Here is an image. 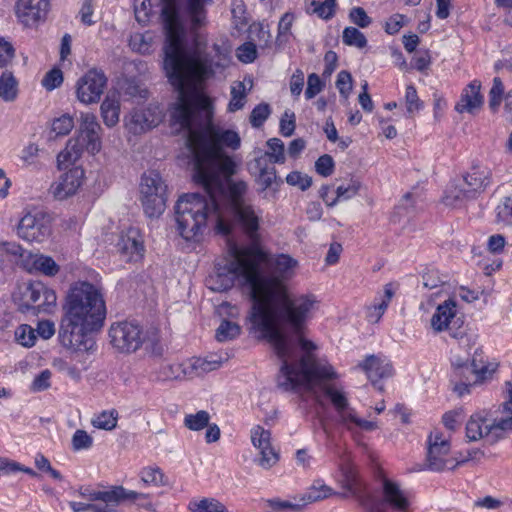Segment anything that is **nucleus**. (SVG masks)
Here are the masks:
<instances>
[{
  "instance_id": "nucleus-62",
  "label": "nucleus",
  "mask_w": 512,
  "mask_h": 512,
  "mask_svg": "<svg viewBox=\"0 0 512 512\" xmlns=\"http://www.w3.org/2000/svg\"><path fill=\"white\" fill-rule=\"evenodd\" d=\"M499 221L505 224H512V196L505 197L504 201L497 208Z\"/></svg>"
},
{
  "instance_id": "nucleus-55",
  "label": "nucleus",
  "mask_w": 512,
  "mask_h": 512,
  "mask_svg": "<svg viewBox=\"0 0 512 512\" xmlns=\"http://www.w3.org/2000/svg\"><path fill=\"white\" fill-rule=\"evenodd\" d=\"M270 106L266 103L257 105L251 112L250 122L253 127H260L270 115Z\"/></svg>"
},
{
  "instance_id": "nucleus-25",
  "label": "nucleus",
  "mask_w": 512,
  "mask_h": 512,
  "mask_svg": "<svg viewBox=\"0 0 512 512\" xmlns=\"http://www.w3.org/2000/svg\"><path fill=\"white\" fill-rule=\"evenodd\" d=\"M480 88L481 85L479 82H471L463 90L461 98L455 106L456 111L459 113H474L475 110L479 109L483 103V98L480 94Z\"/></svg>"
},
{
  "instance_id": "nucleus-52",
  "label": "nucleus",
  "mask_w": 512,
  "mask_h": 512,
  "mask_svg": "<svg viewBox=\"0 0 512 512\" xmlns=\"http://www.w3.org/2000/svg\"><path fill=\"white\" fill-rule=\"evenodd\" d=\"M141 480L156 487L164 485V475L159 468L147 467L141 471Z\"/></svg>"
},
{
  "instance_id": "nucleus-41",
  "label": "nucleus",
  "mask_w": 512,
  "mask_h": 512,
  "mask_svg": "<svg viewBox=\"0 0 512 512\" xmlns=\"http://www.w3.org/2000/svg\"><path fill=\"white\" fill-rule=\"evenodd\" d=\"M118 412L114 409L110 411H103L92 420V425L95 428L102 430H113L117 426Z\"/></svg>"
},
{
  "instance_id": "nucleus-3",
  "label": "nucleus",
  "mask_w": 512,
  "mask_h": 512,
  "mask_svg": "<svg viewBox=\"0 0 512 512\" xmlns=\"http://www.w3.org/2000/svg\"><path fill=\"white\" fill-rule=\"evenodd\" d=\"M62 310L61 344L75 352L93 349L95 342L89 334L103 327L107 315L102 286L88 281L74 282L67 291Z\"/></svg>"
},
{
  "instance_id": "nucleus-28",
  "label": "nucleus",
  "mask_w": 512,
  "mask_h": 512,
  "mask_svg": "<svg viewBox=\"0 0 512 512\" xmlns=\"http://www.w3.org/2000/svg\"><path fill=\"white\" fill-rule=\"evenodd\" d=\"M84 144L79 139H70L64 150L57 156L58 168H66L74 164L83 152Z\"/></svg>"
},
{
  "instance_id": "nucleus-6",
  "label": "nucleus",
  "mask_w": 512,
  "mask_h": 512,
  "mask_svg": "<svg viewBox=\"0 0 512 512\" xmlns=\"http://www.w3.org/2000/svg\"><path fill=\"white\" fill-rule=\"evenodd\" d=\"M501 416L491 418L481 413L474 414L466 424V437L469 441L485 439L494 444L512 432V401L501 406Z\"/></svg>"
},
{
  "instance_id": "nucleus-61",
  "label": "nucleus",
  "mask_w": 512,
  "mask_h": 512,
  "mask_svg": "<svg viewBox=\"0 0 512 512\" xmlns=\"http://www.w3.org/2000/svg\"><path fill=\"white\" fill-rule=\"evenodd\" d=\"M51 376H52V373L48 369H45L42 372H40V374H38L34 378L32 384H31V387H30L31 390L33 392H40V391H44V390L48 389L51 385V383H50Z\"/></svg>"
},
{
  "instance_id": "nucleus-7",
  "label": "nucleus",
  "mask_w": 512,
  "mask_h": 512,
  "mask_svg": "<svg viewBox=\"0 0 512 512\" xmlns=\"http://www.w3.org/2000/svg\"><path fill=\"white\" fill-rule=\"evenodd\" d=\"M491 170L485 166L475 165L466 172L462 179L451 185L443 197L446 206L457 207L485 190L490 184Z\"/></svg>"
},
{
  "instance_id": "nucleus-24",
  "label": "nucleus",
  "mask_w": 512,
  "mask_h": 512,
  "mask_svg": "<svg viewBox=\"0 0 512 512\" xmlns=\"http://www.w3.org/2000/svg\"><path fill=\"white\" fill-rule=\"evenodd\" d=\"M80 120V130L86 135L87 150L92 153L98 152L100 150L99 131L101 127L96 116L92 113H82Z\"/></svg>"
},
{
  "instance_id": "nucleus-36",
  "label": "nucleus",
  "mask_w": 512,
  "mask_h": 512,
  "mask_svg": "<svg viewBox=\"0 0 512 512\" xmlns=\"http://www.w3.org/2000/svg\"><path fill=\"white\" fill-rule=\"evenodd\" d=\"M222 364L221 359L193 358L190 360L188 373L190 376H201L205 373L218 369Z\"/></svg>"
},
{
  "instance_id": "nucleus-38",
  "label": "nucleus",
  "mask_w": 512,
  "mask_h": 512,
  "mask_svg": "<svg viewBox=\"0 0 512 512\" xmlns=\"http://www.w3.org/2000/svg\"><path fill=\"white\" fill-rule=\"evenodd\" d=\"M188 374L182 364L163 363L157 372V379L160 381H171L181 379Z\"/></svg>"
},
{
  "instance_id": "nucleus-50",
  "label": "nucleus",
  "mask_w": 512,
  "mask_h": 512,
  "mask_svg": "<svg viewBox=\"0 0 512 512\" xmlns=\"http://www.w3.org/2000/svg\"><path fill=\"white\" fill-rule=\"evenodd\" d=\"M74 451L87 450L93 445V438L85 430L78 429L74 432L71 440Z\"/></svg>"
},
{
  "instance_id": "nucleus-10",
  "label": "nucleus",
  "mask_w": 512,
  "mask_h": 512,
  "mask_svg": "<svg viewBox=\"0 0 512 512\" xmlns=\"http://www.w3.org/2000/svg\"><path fill=\"white\" fill-rule=\"evenodd\" d=\"M225 218L231 228L238 226L253 242L258 240L262 210L254 207L246 200H236L234 207L224 210Z\"/></svg>"
},
{
  "instance_id": "nucleus-4",
  "label": "nucleus",
  "mask_w": 512,
  "mask_h": 512,
  "mask_svg": "<svg viewBox=\"0 0 512 512\" xmlns=\"http://www.w3.org/2000/svg\"><path fill=\"white\" fill-rule=\"evenodd\" d=\"M206 196L199 193L182 195L175 205V220L179 235L186 241H199L204 235L208 224L211 223L215 231L222 235L231 232L230 222L225 218L222 206L217 203L218 191L213 180L210 186L200 184Z\"/></svg>"
},
{
  "instance_id": "nucleus-13",
  "label": "nucleus",
  "mask_w": 512,
  "mask_h": 512,
  "mask_svg": "<svg viewBox=\"0 0 512 512\" xmlns=\"http://www.w3.org/2000/svg\"><path fill=\"white\" fill-rule=\"evenodd\" d=\"M109 338L111 345L122 353L135 352L144 341L141 327L128 321L113 323L109 328Z\"/></svg>"
},
{
  "instance_id": "nucleus-18",
  "label": "nucleus",
  "mask_w": 512,
  "mask_h": 512,
  "mask_svg": "<svg viewBox=\"0 0 512 512\" xmlns=\"http://www.w3.org/2000/svg\"><path fill=\"white\" fill-rule=\"evenodd\" d=\"M84 178V170L80 167H74L62 174L54 181L49 192L57 200H64L74 195L82 185Z\"/></svg>"
},
{
  "instance_id": "nucleus-48",
  "label": "nucleus",
  "mask_w": 512,
  "mask_h": 512,
  "mask_svg": "<svg viewBox=\"0 0 512 512\" xmlns=\"http://www.w3.org/2000/svg\"><path fill=\"white\" fill-rule=\"evenodd\" d=\"M15 339L24 347H32L35 344L37 335L35 329L30 325L22 324L15 330Z\"/></svg>"
},
{
  "instance_id": "nucleus-45",
  "label": "nucleus",
  "mask_w": 512,
  "mask_h": 512,
  "mask_svg": "<svg viewBox=\"0 0 512 512\" xmlns=\"http://www.w3.org/2000/svg\"><path fill=\"white\" fill-rule=\"evenodd\" d=\"M43 287L44 284L41 282L31 283L27 286L24 292V296L27 300V310H29L30 308L33 310L37 309V306H34V304L38 305L41 302Z\"/></svg>"
},
{
  "instance_id": "nucleus-42",
  "label": "nucleus",
  "mask_w": 512,
  "mask_h": 512,
  "mask_svg": "<svg viewBox=\"0 0 512 512\" xmlns=\"http://www.w3.org/2000/svg\"><path fill=\"white\" fill-rule=\"evenodd\" d=\"M343 43L362 49L367 46L365 35L355 27H346L342 35Z\"/></svg>"
},
{
  "instance_id": "nucleus-58",
  "label": "nucleus",
  "mask_w": 512,
  "mask_h": 512,
  "mask_svg": "<svg viewBox=\"0 0 512 512\" xmlns=\"http://www.w3.org/2000/svg\"><path fill=\"white\" fill-rule=\"evenodd\" d=\"M74 127L73 118L69 115H63L55 119L52 123V131L56 135L64 136L67 135Z\"/></svg>"
},
{
  "instance_id": "nucleus-26",
  "label": "nucleus",
  "mask_w": 512,
  "mask_h": 512,
  "mask_svg": "<svg viewBox=\"0 0 512 512\" xmlns=\"http://www.w3.org/2000/svg\"><path fill=\"white\" fill-rule=\"evenodd\" d=\"M156 124L157 119L149 110L137 109L131 113L126 127L133 134H141L156 126Z\"/></svg>"
},
{
  "instance_id": "nucleus-56",
  "label": "nucleus",
  "mask_w": 512,
  "mask_h": 512,
  "mask_svg": "<svg viewBox=\"0 0 512 512\" xmlns=\"http://www.w3.org/2000/svg\"><path fill=\"white\" fill-rule=\"evenodd\" d=\"M503 93V83L499 77H495L493 80V86L489 92V106L492 110H496L499 107Z\"/></svg>"
},
{
  "instance_id": "nucleus-29",
  "label": "nucleus",
  "mask_w": 512,
  "mask_h": 512,
  "mask_svg": "<svg viewBox=\"0 0 512 512\" xmlns=\"http://www.w3.org/2000/svg\"><path fill=\"white\" fill-rule=\"evenodd\" d=\"M334 494H336V492L322 480H315L301 496L300 501L306 506L307 504L327 499Z\"/></svg>"
},
{
  "instance_id": "nucleus-60",
  "label": "nucleus",
  "mask_w": 512,
  "mask_h": 512,
  "mask_svg": "<svg viewBox=\"0 0 512 512\" xmlns=\"http://www.w3.org/2000/svg\"><path fill=\"white\" fill-rule=\"evenodd\" d=\"M323 87L324 84L321 81L320 77L316 73H311L308 76L305 97L307 99L314 98L317 94H319L322 91Z\"/></svg>"
},
{
  "instance_id": "nucleus-54",
  "label": "nucleus",
  "mask_w": 512,
  "mask_h": 512,
  "mask_svg": "<svg viewBox=\"0 0 512 512\" xmlns=\"http://www.w3.org/2000/svg\"><path fill=\"white\" fill-rule=\"evenodd\" d=\"M286 182L291 186H297L302 191H305L312 185V178L299 171H293L287 175Z\"/></svg>"
},
{
  "instance_id": "nucleus-22",
  "label": "nucleus",
  "mask_w": 512,
  "mask_h": 512,
  "mask_svg": "<svg viewBox=\"0 0 512 512\" xmlns=\"http://www.w3.org/2000/svg\"><path fill=\"white\" fill-rule=\"evenodd\" d=\"M358 366L365 371L372 384L380 391L383 390V386L378 384L379 380L389 378L393 374L389 361L376 355L367 356Z\"/></svg>"
},
{
  "instance_id": "nucleus-35",
  "label": "nucleus",
  "mask_w": 512,
  "mask_h": 512,
  "mask_svg": "<svg viewBox=\"0 0 512 512\" xmlns=\"http://www.w3.org/2000/svg\"><path fill=\"white\" fill-rule=\"evenodd\" d=\"M154 36L151 32L134 33L130 36V48L140 54H150L153 51Z\"/></svg>"
},
{
  "instance_id": "nucleus-1",
  "label": "nucleus",
  "mask_w": 512,
  "mask_h": 512,
  "mask_svg": "<svg viewBox=\"0 0 512 512\" xmlns=\"http://www.w3.org/2000/svg\"><path fill=\"white\" fill-rule=\"evenodd\" d=\"M250 260L255 262L256 281L267 284V300L260 323V338L267 341L280 361L278 385L284 390H303L321 402L330 400L339 417V423L349 431H374L378 424L358 416L350 407L346 393L331 381L337 378L334 368L323 359H317V345L306 338L308 321L317 308L312 294L293 297L285 281L291 279L298 266L297 260L280 254L270 262V274L264 273L267 255L249 248Z\"/></svg>"
},
{
  "instance_id": "nucleus-64",
  "label": "nucleus",
  "mask_w": 512,
  "mask_h": 512,
  "mask_svg": "<svg viewBox=\"0 0 512 512\" xmlns=\"http://www.w3.org/2000/svg\"><path fill=\"white\" fill-rule=\"evenodd\" d=\"M63 82V74L60 69H52L49 71L42 80V85L47 90H53L59 87Z\"/></svg>"
},
{
  "instance_id": "nucleus-39",
  "label": "nucleus",
  "mask_w": 512,
  "mask_h": 512,
  "mask_svg": "<svg viewBox=\"0 0 512 512\" xmlns=\"http://www.w3.org/2000/svg\"><path fill=\"white\" fill-rule=\"evenodd\" d=\"M267 146L269 151L262 156L264 162H266V157H269L272 163L283 164L286 160L284 143L279 138H271L267 141Z\"/></svg>"
},
{
  "instance_id": "nucleus-31",
  "label": "nucleus",
  "mask_w": 512,
  "mask_h": 512,
  "mask_svg": "<svg viewBox=\"0 0 512 512\" xmlns=\"http://www.w3.org/2000/svg\"><path fill=\"white\" fill-rule=\"evenodd\" d=\"M220 175L223 179L224 191L221 194H217V203L221 206L222 198H225L227 192H229V207H234L236 200H244L242 195L245 193L247 186L244 182L232 183L230 181L232 175L226 176L222 173Z\"/></svg>"
},
{
  "instance_id": "nucleus-32",
  "label": "nucleus",
  "mask_w": 512,
  "mask_h": 512,
  "mask_svg": "<svg viewBox=\"0 0 512 512\" xmlns=\"http://www.w3.org/2000/svg\"><path fill=\"white\" fill-rule=\"evenodd\" d=\"M255 164L259 169L257 183L262 190L273 188V185L279 186L281 180L277 178L276 169L274 167L266 166L263 157L257 158Z\"/></svg>"
},
{
  "instance_id": "nucleus-12",
  "label": "nucleus",
  "mask_w": 512,
  "mask_h": 512,
  "mask_svg": "<svg viewBox=\"0 0 512 512\" xmlns=\"http://www.w3.org/2000/svg\"><path fill=\"white\" fill-rule=\"evenodd\" d=\"M480 354L476 351L470 365L452 372L451 383L453 391L460 397L470 393V388L481 383L490 373L482 358L478 359Z\"/></svg>"
},
{
  "instance_id": "nucleus-57",
  "label": "nucleus",
  "mask_w": 512,
  "mask_h": 512,
  "mask_svg": "<svg viewBox=\"0 0 512 512\" xmlns=\"http://www.w3.org/2000/svg\"><path fill=\"white\" fill-rule=\"evenodd\" d=\"M352 83V76L348 71L343 70L338 73L336 87L345 99H347L351 93Z\"/></svg>"
},
{
  "instance_id": "nucleus-37",
  "label": "nucleus",
  "mask_w": 512,
  "mask_h": 512,
  "mask_svg": "<svg viewBox=\"0 0 512 512\" xmlns=\"http://www.w3.org/2000/svg\"><path fill=\"white\" fill-rule=\"evenodd\" d=\"M413 207V196L411 193H406L394 208L390 217L391 222L401 223L403 220H409Z\"/></svg>"
},
{
  "instance_id": "nucleus-11",
  "label": "nucleus",
  "mask_w": 512,
  "mask_h": 512,
  "mask_svg": "<svg viewBox=\"0 0 512 512\" xmlns=\"http://www.w3.org/2000/svg\"><path fill=\"white\" fill-rule=\"evenodd\" d=\"M427 443L426 466L429 470L441 472L454 469L460 464L450 457V443L439 430L430 433ZM465 461L462 460L461 463Z\"/></svg>"
},
{
  "instance_id": "nucleus-20",
  "label": "nucleus",
  "mask_w": 512,
  "mask_h": 512,
  "mask_svg": "<svg viewBox=\"0 0 512 512\" xmlns=\"http://www.w3.org/2000/svg\"><path fill=\"white\" fill-rule=\"evenodd\" d=\"M48 0H18L16 14L25 26H31L47 16Z\"/></svg>"
},
{
  "instance_id": "nucleus-23",
  "label": "nucleus",
  "mask_w": 512,
  "mask_h": 512,
  "mask_svg": "<svg viewBox=\"0 0 512 512\" xmlns=\"http://www.w3.org/2000/svg\"><path fill=\"white\" fill-rule=\"evenodd\" d=\"M177 1V6L180 10L181 19L183 20L184 15H187L191 21L192 30H197L203 26L206 22V9L205 7L212 2V0H186L185 6L182 7ZM164 5V0H162Z\"/></svg>"
},
{
  "instance_id": "nucleus-34",
  "label": "nucleus",
  "mask_w": 512,
  "mask_h": 512,
  "mask_svg": "<svg viewBox=\"0 0 512 512\" xmlns=\"http://www.w3.org/2000/svg\"><path fill=\"white\" fill-rule=\"evenodd\" d=\"M17 96L18 81L12 72H3L0 76V98L5 102H13Z\"/></svg>"
},
{
  "instance_id": "nucleus-46",
  "label": "nucleus",
  "mask_w": 512,
  "mask_h": 512,
  "mask_svg": "<svg viewBox=\"0 0 512 512\" xmlns=\"http://www.w3.org/2000/svg\"><path fill=\"white\" fill-rule=\"evenodd\" d=\"M360 189V183L356 180H351L347 186L341 185L336 189V197L331 199L329 207L337 204L340 200H348L357 195Z\"/></svg>"
},
{
  "instance_id": "nucleus-30",
  "label": "nucleus",
  "mask_w": 512,
  "mask_h": 512,
  "mask_svg": "<svg viewBox=\"0 0 512 512\" xmlns=\"http://www.w3.org/2000/svg\"><path fill=\"white\" fill-rule=\"evenodd\" d=\"M28 265H30L28 267L30 271H39L47 276H54L59 271V266L51 257L40 254L29 253L27 266Z\"/></svg>"
},
{
  "instance_id": "nucleus-49",
  "label": "nucleus",
  "mask_w": 512,
  "mask_h": 512,
  "mask_svg": "<svg viewBox=\"0 0 512 512\" xmlns=\"http://www.w3.org/2000/svg\"><path fill=\"white\" fill-rule=\"evenodd\" d=\"M133 6L136 20L141 24L148 23L152 12L151 0H133Z\"/></svg>"
},
{
  "instance_id": "nucleus-5",
  "label": "nucleus",
  "mask_w": 512,
  "mask_h": 512,
  "mask_svg": "<svg viewBox=\"0 0 512 512\" xmlns=\"http://www.w3.org/2000/svg\"><path fill=\"white\" fill-rule=\"evenodd\" d=\"M255 262L250 260L249 248H234L228 259L215 265L214 272L206 279L207 287L215 292H224L234 286L236 280L250 288L252 300L248 319L252 328L260 333L262 313L267 300V284L256 281Z\"/></svg>"
},
{
  "instance_id": "nucleus-44",
  "label": "nucleus",
  "mask_w": 512,
  "mask_h": 512,
  "mask_svg": "<svg viewBox=\"0 0 512 512\" xmlns=\"http://www.w3.org/2000/svg\"><path fill=\"white\" fill-rule=\"evenodd\" d=\"M245 85L243 82H236L231 87V100L228 105L230 112H235L243 108L245 102Z\"/></svg>"
},
{
  "instance_id": "nucleus-43",
  "label": "nucleus",
  "mask_w": 512,
  "mask_h": 512,
  "mask_svg": "<svg viewBox=\"0 0 512 512\" xmlns=\"http://www.w3.org/2000/svg\"><path fill=\"white\" fill-rule=\"evenodd\" d=\"M210 415L205 410H200L195 414H188L184 418L185 426L193 431H199L208 426Z\"/></svg>"
},
{
  "instance_id": "nucleus-63",
  "label": "nucleus",
  "mask_w": 512,
  "mask_h": 512,
  "mask_svg": "<svg viewBox=\"0 0 512 512\" xmlns=\"http://www.w3.org/2000/svg\"><path fill=\"white\" fill-rule=\"evenodd\" d=\"M350 20L357 26L361 28L368 27L372 20L367 15L366 11L362 7H354L350 10L349 13Z\"/></svg>"
},
{
  "instance_id": "nucleus-27",
  "label": "nucleus",
  "mask_w": 512,
  "mask_h": 512,
  "mask_svg": "<svg viewBox=\"0 0 512 512\" xmlns=\"http://www.w3.org/2000/svg\"><path fill=\"white\" fill-rule=\"evenodd\" d=\"M393 296L392 285L386 284L384 294L376 298L375 302L367 307L366 317L370 323H378L380 321Z\"/></svg>"
},
{
  "instance_id": "nucleus-17",
  "label": "nucleus",
  "mask_w": 512,
  "mask_h": 512,
  "mask_svg": "<svg viewBox=\"0 0 512 512\" xmlns=\"http://www.w3.org/2000/svg\"><path fill=\"white\" fill-rule=\"evenodd\" d=\"M462 321L456 319V302L452 299L438 305L431 318V326L436 332L449 331L451 337L459 338L464 334L459 330Z\"/></svg>"
},
{
  "instance_id": "nucleus-53",
  "label": "nucleus",
  "mask_w": 512,
  "mask_h": 512,
  "mask_svg": "<svg viewBox=\"0 0 512 512\" xmlns=\"http://www.w3.org/2000/svg\"><path fill=\"white\" fill-rule=\"evenodd\" d=\"M405 103L407 112L410 116H413L422 106L416 88L413 85H408L406 87Z\"/></svg>"
},
{
  "instance_id": "nucleus-8",
  "label": "nucleus",
  "mask_w": 512,
  "mask_h": 512,
  "mask_svg": "<svg viewBox=\"0 0 512 512\" xmlns=\"http://www.w3.org/2000/svg\"><path fill=\"white\" fill-rule=\"evenodd\" d=\"M80 495L91 502L93 512H123L118 506L128 500L145 498L144 493L127 490L123 486H113L107 490L81 488Z\"/></svg>"
},
{
  "instance_id": "nucleus-59",
  "label": "nucleus",
  "mask_w": 512,
  "mask_h": 512,
  "mask_svg": "<svg viewBox=\"0 0 512 512\" xmlns=\"http://www.w3.org/2000/svg\"><path fill=\"white\" fill-rule=\"evenodd\" d=\"M315 169L323 177L330 176L334 170L333 158L328 154L320 156L315 162Z\"/></svg>"
},
{
  "instance_id": "nucleus-14",
  "label": "nucleus",
  "mask_w": 512,
  "mask_h": 512,
  "mask_svg": "<svg viewBox=\"0 0 512 512\" xmlns=\"http://www.w3.org/2000/svg\"><path fill=\"white\" fill-rule=\"evenodd\" d=\"M17 234L28 242L41 243L51 234L50 217L42 212H28L19 221Z\"/></svg>"
},
{
  "instance_id": "nucleus-15",
  "label": "nucleus",
  "mask_w": 512,
  "mask_h": 512,
  "mask_svg": "<svg viewBox=\"0 0 512 512\" xmlns=\"http://www.w3.org/2000/svg\"><path fill=\"white\" fill-rule=\"evenodd\" d=\"M107 84L103 72L96 69L89 70L76 83L77 99L84 104L97 103Z\"/></svg>"
},
{
  "instance_id": "nucleus-51",
  "label": "nucleus",
  "mask_w": 512,
  "mask_h": 512,
  "mask_svg": "<svg viewBox=\"0 0 512 512\" xmlns=\"http://www.w3.org/2000/svg\"><path fill=\"white\" fill-rule=\"evenodd\" d=\"M269 507H271L276 512H301L305 507L303 502L294 503L291 501L280 500V499H271L267 501Z\"/></svg>"
},
{
  "instance_id": "nucleus-40",
  "label": "nucleus",
  "mask_w": 512,
  "mask_h": 512,
  "mask_svg": "<svg viewBox=\"0 0 512 512\" xmlns=\"http://www.w3.org/2000/svg\"><path fill=\"white\" fill-rule=\"evenodd\" d=\"M240 326L228 320H223L216 330V339L219 342H226L235 339L240 335Z\"/></svg>"
},
{
  "instance_id": "nucleus-16",
  "label": "nucleus",
  "mask_w": 512,
  "mask_h": 512,
  "mask_svg": "<svg viewBox=\"0 0 512 512\" xmlns=\"http://www.w3.org/2000/svg\"><path fill=\"white\" fill-rule=\"evenodd\" d=\"M251 441L253 446L258 449V456L254 462L264 470L273 468L280 460L279 452L271 443V433L261 426H256L251 430Z\"/></svg>"
},
{
  "instance_id": "nucleus-2",
  "label": "nucleus",
  "mask_w": 512,
  "mask_h": 512,
  "mask_svg": "<svg viewBox=\"0 0 512 512\" xmlns=\"http://www.w3.org/2000/svg\"><path fill=\"white\" fill-rule=\"evenodd\" d=\"M161 17L166 32L164 69L178 93L172 112L173 120L188 131L187 145L193 155L194 180L218 191L224 188L221 173H235V163L225 149L237 150L239 134L212 122L209 101L199 92V84L213 73L208 55L199 47L191 50L187 44L184 20L176 0H164Z\"/></svg>"
},
{
  "instance_id": "nucleus-47",
  "label": "nucleus",
  "mask_w": 512,
  "mask_h": 512,
  "mask_svg": "<svg viewBox=\"0 0 512 512\" xmlns=\"http://www.w3.org/2000/svg\"><path fill=\"white\" fill-rule=\"evenodd\" d=\"M24 256L23 248L15 242H0V261H14Z\"/></svg>"
},
{
  "instance_id": "nucleus-9",
  "label": "nucleus",
  "mask_w": 512,
  "mask_h": 512,
  "mask_svg": "<svg viewBox=\"0 0 512 512\" xmlns=\"http://www.w3.org/2000/svg\"><path fill=\"white\" fill-rule=\"evenodd\" d=\"M140 199L148 217L160 216L166 207L167 185L155 171L143 174L140 183Z\"/></svg>"
},
{
  "instance_id": "nucleus-21",
  "label": "nucleus",
  "mask_w": 512,
  "mask_h": 512,
  "mask_svg": "<svg viewBox=\"0 0 512 512\" xmlns=\"http://www.w3.org/2000/svg\"><path fill=\"white\" fill-rule=\"evenodd\" d=\"M119 250L127 261L137 262L145 252L144 238L138 228L131 227L123 234L118 243Z\"/></svg>"
},
{
  "instance_id": "nucleus-19",
  "label": "nucleus",
  "mask_w": 512,
  "mask_h": 512,
  "mask_svg": "<svg viewBox=\"0 0 512 512\" xmlns=\"http://www.w3.org/2000/svg\"><path fill=\"white\" fill-rule=\"evenodd\" d=\"M381 502L396 512H409L410 501L400 485L387 478L381 479Z\"/></svg>"
},
{
  "instance_id": "nucleus-33",
  "label": "nucleus",
  "mask_w": 512,
  "mask_h": 512,
  "mask_svg": "<svg viewBox=\"0 0 512 512\" xmlns=\"http://www.w3.org/2000/svg\"><path fill=\"white\" fill-rule=\"evenodd\" d=\"M103 122L108 127H114L119 122L120 103L117 99L107 96L100 106Z\"/></svg>"
}]
</instances>
